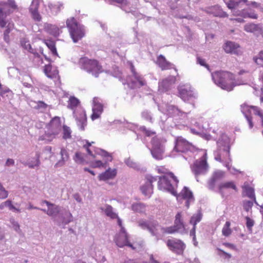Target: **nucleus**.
<instances>
[{"label": "nucleus", "instance_id": "423d86ee", "mask_svg": "<svg viewBox=\"0 0 263 263\" xmlns=\"http://www.w3.org/2000/svg\"><path fill=\"white\" fill-rule=\"evenodd\" d=\"M79 65L81 69L91 73L95 77H98L99 73L102 71V67L97 61L89 59L86 57L80 59Z\"/></svg>", "mask_w": 263, "mask_h": 263}, {"label": "nucleus", "instance_id": "603ef678", "mask_svg": "<svg viewBox=\"0 0 263 263\" xmlns=\"http://www.w3.org/2000/svg\"><path fill=\"white\" fill-rule=\"evenodd\" d=\"M75 161L77 163H84V159L83 154L81 153H76L75 158H74Z\"/></svg>", "mask_w": 263, "mask_h": 263}, {"label": "nucleus", "instance_id": "4d7b16f0", "mask_svg": "<svg viewBox=\"0 0 263 263\" xmlns=\"http://www.w3.org/2000/svg\"><path fill=\"white\" fill-rule=\"evenodd\" d=\"M197 63L201 66L206 67L208 70L210 69L209 66L206 63L204 59L198 57L197 58Z\"/></svg>", "mask_w": 263, "mask_h": 263}, {"label": "nucleus", "instance_id": "ddd939ff", "mask_svg": "<svg viewBox=\"0 0 263 263\" xmlns=\"http://www.w3.org/2000/svg\"><path fill=\"white\" fill-rule=\"evenodd\" d=\"M167 245L170 250L178 254H182L185 248L181 240L176 239L168 240Z\"/></svg>", "mask_w": 263, "mask_h": 263}, {"label": "nucleus", "instance_id": "58836bf2", "mask_svg": "<svg viewBox=\"0 0 263 263\" xmlns=\"http://www.w3.org/2000/svg\"><path fill=\"white\" fill-rule=\"evenodd\" d=\"M244 28L245 30L248 32H254L259 29V27L257 25L253 23L246 24Z\"/></svg>", "mask_w": 263, "mask_h": 263}, {"label": "nucleus", "instance_id": "20e7f679", "mask_svg": "<svg viewBox=\"0 0 263 263\" xmlns=\"http://www.w3.org/2000/svg\"><path fill=\"white\" fill-rule=\"evenodd\" d=\"M66 25L74 43L78 42L84 36L85 34L84 26L79 23L74 17L67 19Z\"/></svg>", "mask_w": 263, "mask_h": 263}, {"label": "nucleus", "instance_id": "7ed1b4c3", "mask_svg": "<svg viewBox=\"0 0 263 263\" xmlns=\"http://www.w3.org/2000/svg\"><path fill=\"white\" fill-rule=\"evenodd\" d=\"M218 148L214 152L215 159L219 162H223L228 157L230 158V139L225 134H222L217 142Z\"/></svg>", "mask_w": 263, "mask_h": 263}, {"label": "nucleus", "instance_id": "4468645a", "mask_svg": "<svg viewBox=\"0 0 263 263\" xmlns=\"http://www.w3.org/2000/svg\"><path fill=\"white\" fill-rule=\"evenodd\" d=\"M127 81L130 85V87L132 89L139 88L146 84L143 78L139 73L131 75L127 78Z\"/></svg>", "mask_w": 263, "mask_h": 263}, {"label": "nucleus", "instance_id": "680f3d73", "mask_svg": "<svg viewBox=\"0 0 263 263\" xmlns=\"http://www.w3.org/2000/svg\"><path fill=\"white\" fill-rule=\"evenodd\" d=\"M51 71L52 66L50 64H48L45 66L44 72L47 77H48L49 74L51 73Z\"/></svg>", "mask_w": 263, "mask_h": 263}, {"label": "nucleus", "instance_id": "09e8293b", "mask_svg": "<svg viewBox=\"0 0 263 263\" xmlns=\"http://www.w3.org/2000/svg\"><path fill=\"white\" fill-rule=\"evenodd\" d=\"M254 60L257 64L263 67V50L259 52L258 57L254 58Z\"/></svg>", "mask_w": 263, "mask_h": 263}, {"label": "nucleus", "instance_id": "7c9ffc66", "mask_svg": "<svg viewBox=\"0 0 263 263\" xmlns=\"http://www.w3.org/2000/svg\"><path fill=\"white\" fill-rule=\"evenodd\" d=\"M243 191L245 192L246 196L248 197L251 199H253L255 203L257 204L256 201L255 194H254V190L253 187L250 186L249 185H245L243 187Z\"/></svg>", "mask_w": 263, "mask_h": 263}, {"label": "nucleus", "instance_id": "2eb2a0df", "mask_svg": "<svg viewBox=\"0 0 263 263\" xmlns=\"http://www.w3.org/2000/svg\"><path fill=\"white\" fill-rule=\"evenodd\" d=\"M158 109L164 114H167L172 116H180L183 112L177 107L168 104H164L161 106L158 105Z\"/></svg>", "mask_w": 263, "mask_h": 263}, {"label": "nucleus", "instance_id": "a211bd4d", "mask_svg": "<svg viewBox=\"0 0 263 263\" xmlns=\"http://www.w3.org/2000/svg\"><path fill=\"white\" fill-rule=\"evenodd\" d=\"M191 144L181 137H178L176 139L175 146L174 148L176 152L184 153L190 149Z\"/></svg>", "mask_w": 263, "mask_h": 263}, {"label": "nucleus", "instance_id": "de8ad7c7", "mask_svg": "<svg viewBox=\"0 0 263 263\" xmlns=\"http://www.w3.org/2000/svg\"><path fill=\"white\" fill-rule=\"evenodd\" d=\"M36 159L34 163L32 162H29L26 164L28 166L29 168H33L35 166H38L40 164V154L39 153H36Z\"/></svg>", "mask_w": 263, "mask_h": 263}, {"label": "nucleus", "instance_id": "4c0bfd02", "mask_svg": "<svg viewBox=\"0 0 263 263\" xmlns=\"http://www.w3.org/2000/svg\"><path fill=\"white\" fill-rule=\"evenodd\" d=\"M224 188H232L234 190L236 189L235 185L232 182L222 183L219 185V190L220 194H222V189Z\"/></svg>", "mask_w": 263, "mask_h": 263}, {"label": "nucleus", "instance_id": "6e6d98bb", "mask_svg": "<svg viewBox=\"0 0 263 263\" xmlns=\"http://www.w3.org/2000/svg\"><path fill=\"white\" fill-rule=\"evenodd\" d=\"M51 126H55V127H60L61 126L60 119L59 117H55L50 121Z\"/></svg>", "mask_w": 263, "mask_h": 263}, {"label": "nucleus", "instance_id": "e2e57ef3", "mask_svg": "<svg viewBox=\"0 0 263 263\" xmlns=\"http://www.w3.org/2000/svg\"><path fill=\"white\" fill-rule=\"evenodd\" d=\"M109 1H110L111 3L115 2L119 4H121L122 7L128 4L127 0H109Z\"/></svg>", "mask_w": 263, "mask_h": 263}, {"label": "nucleus", "instance_id": "4be33fe9", "mask_svg": "<svg viewBox=\"0 0 263 263\" xmlns=\"http://www.w3.org/2000/svg\"><path fill=\"white\" fill-rule=\"evenodd\" d=\"M176 78L174 76H170L159 83V91L164 92L168 91L171 85L175 83Z\"/></svg>", "mask_w": 263, "mask_h": 263}, {"label": "nucleus", "instance_id": "aec40b11", "mask_svg": "<svg viewBox=\"0 0 263 263\" xmlns=\"http://www.w3.org/2000/svg\"><path fill=\"white\" fill-rule=\"evenodd\" d=\"M178 90L180 98L184 101L193 97V91L190 85L186 84L179 86Z\"/></svg>", "mask_w": 263, "mask_h": 263}, {"label": "nucleus", "instance_id": "ea45409f", "mask_svg": "<svg viewBox=\"0 0 263 263\" xmlns=\"http://www.w3.org/2000/svg\"><path fill=\"white\" fill-rule=\"evenodd\" d=\"M125 163L129 167L133 168L135 170H139L140 167L139 165L133 160L128 158L124 160Z\"/></svg>", "mask_w": 263, "mask_h": 263}, {"label": "nucleus", "instance_id": "a878e982", "mask_svg": "<svg viewBox=\"0 0 263 263\" xmlns=\"http://www.w3.org/2000/svg\"><path fill=\"white\" fill-rule=\"evenodd\" d=\"M157 64L163 70L172 68L173 66L172 63L167 61L165 57L161 54L158 57Z\"/></svg>", "mask_w": 263, "mask_h": 263}, {"label": "nucleus", "instance_id": "9b49d317", "mask_svg": "<svg viewBox=\"0 0 263 263\" xmlns=\"http://www.w3.org/2000/svg\"><path fill=\"white\" fill-rule=\"evenodd\" d=\"M43 203H45L47 205V206H48V209L46 210L45 209H41V211L46 213L49 216L53 217H57L60 213L61 210L62 209L61 206L52 203L46 200L42 201L41 204L42 205Z\"/></svg>", "mask_w": 263, "mask_h": 263}, {"label": "nucleus", "instance_id": "1a4fd4ad", "mask_svg": "<svg viewBox=\"0 0 263 263\" xmlns=\"http://www.w3.org/2000/svg\"><path fill=\"white\" fill-rule=\"evenodd\" d=\"M114 240L119 247L122 248L124 246H128L133 249H135L132 244L128 242L127 234L123 227H121L119 234L115 236Z\"/></svg>", "mask_w": 263, "mask_h": 263}, {"label": "nucleus", "instance_id": "39448f33", "mask_svg": "<svg viewBox=\"0 0 263 263\" xmlns=\"http://www.w3.org/2000/svg\"><path fill=\"white\" fill-rule=\"evenodd\" d=\"M138 225L142 229L147 230L153 236H157L158 234L159 230H160L162 233L172 234L175 232H179L177 228L174 226L172 227L163 228L161 227L156 222L147 223V222L140 220L138 222Z\"/></svg>", "mask_w": 263, "mask_h": 263}, {"label": "nucleus", "instance_id": "f8f14e48", "mask_svg": "<svg viewBox=\"0 0 263 263\" xmlns=\"http://www.w3.org/2000/svg\"><path fill=\"white\" fill-rule=\"evenodd\" d=\"M73 220V217L71 213L67 210L61 209L57 218L55 219L58 226L63 227Z\"/></svg>", "mask_w": 263, "mask_h": 263}, {"label": "nucleus", "instance_id": "f257e3e1", "mask_svg": "<svg viewBox=\"0 0 263 263\" xmlns=\"http://www.w3.org/2000/svg\"><path fill=\"white\" fill-rule=\"evenodd\" d=\"M158 181V188L159 190L166 191L171 193L177 197L178 200L182 198L186 200L185 205L189 208L191 202L194 200L193 193L186 186L179 195H177L175 190V186H177L179 180L173 173L170 172L161 176H157Z\"/></svg>", "mask_w": 263, "mask_h": 263}, {"label": "nucleus", "instance_id": "69168bd1", "mask_svg": "<svg viewBox=\"0 0 263 263\" xmlns=\"http://www.w3.org/2000/svg\"><path fill=\"white\" fill-rule=\"evenodd\" d=\"M47 104L42 101H39L37 103V108L45 109L47 107Z\"/></svg>", "mask_w": 263, "mask_h": 263}, {"label": "nucleus", "instance_id": "393cba45", "mask_svg": "<svg viewBox=\"0 0 263 263\" xmlns=\"http://www.w3.org/2000/svg\"><path fill=\"white\" fill-rule=\"evenodd\" d=\"M73 115L76 117L77 124L79 127L80 129L81 130H84L85 127L87 124V118L85 112L84 111H82L79 115V117H78L76 115L75 110H74Z\"/></svg>", "mask_w": 263, "mask_h": 263}, {"label": "nucleus", "instance_id": "49530a36", "mask_svg": "<svg viewBox=\"0 0 263 263\" xmlns=\"http://www.w3.org/2000/svg\"><path fill=\"white\" fill-rule=\"evenodd\" d=\"M46 44L48 46L49 49L50 50L53 54L58 55V53L54 42L52 41H47L46 42Z\"/></svg>", "mask_w": 263, "mask_h": 263}, {"label": "nucleus", "instance_id": "6e6552de", "mask_svg": "<svg viewBox=\"0 0 263 263\" xmlns=\"http://www.w3.org/2000/svg\"><path fill=\"white\" fill-rule=\"evenodd\" d=\"M206 153H204L201 159L196 160L191 166L192 172L194 174L196 180L199 181L198 176L206 173L209 166L206 162Z\"/></svg>", "mask_w": 263, "mask_h": 263}, {"label": "nucleus", "instance_id": "79ce46f5", "mask_svg": "<svg viewBox=\"0 0 263 263\" xmlns=\"http://www.w3.org/2000/svg\"><path fill=\"white\" fill-rule=\"evenodd\" d=\"M47 29L48 32L53 36H58L59 34V28L52 25H48Z\"/></svg>", "mask_w": 263, "mask_h": 263}, {"label": "nucleus", "instance_id": "dca6fc26", "mask_svg": "<svg viewBox=\"0 0 263 263\" xmlns=\"http://www.w3.org/2000/svg\"><path fill=\"white\" fill-rule=\"evenodd\" d=\"M146 182L141 187L142 193L145 196H150L153 193V186L152 183L157 181V177H153L151 175L146 176Z\"/></svg>", "mask_w": 263, "mask_h": 263}, {"label": "nucleus", "instance_id": "0e129e2a", "mask_svg": "<svg viewBox=\"0 0 263 263\" xmlns=\"http://www.w3.org/2000/svg\"><path fill=\"white\" fill-rule=\"evenodd\" d=\"M59 71L58 70H52L51 73L49 74L48 78H56L58 76Z\"/></svg>", "mask_w": 263, "mask_h": 263}, {"label": "nucleus", "instance_id": "a18cd8bd", "mask_svg": "<svg viewBox=\"0 0 263 263\" xmlns=\"http://www.w3.org/2000/svg\"><path fill=\"white\" fill-rule=\"evenodd\" d=\"M55 134L53 133H45V135L41 136L39 138L41 140H45L47 142H50L54 138Z\"/></svg>", "mask_w": 263, "mask_h": 263}, {"label": "nucleus", "instance_id": "5701e85b", "mask_svg": "<svg viewBox=\"0 0 263 263\" xmlns=\"http://www.w3.org/2000/svg\"><path fill=\"white\" fill-rule=\"evenodd\" d=\"M103 110V105L99 102L98 98H95L93 100L92 114L91 116V120H95L100 118Z\"/></svg>", "mask_w": 263, "mask_h": 263}, {"label": "nucleus", "instance_id": "774afa93", "mask_svg": "<svg viewBox=\"0 0 263 263\" xmlns=\"http://www.w3.org/2000/svg\"><path fill=\"white\" fill-rule=\"evenodd\" d=\"M14 164V161L12 159L8 158L6 162V165L11 166Z\"/></svg>", "mask_w": 263, "mask_h": 263}, {"label": "nucleus", "instance_id": "e433bc0d", "mask_svg": "<svg viewBox=\"0 0 263 263\" xmlns=\"http://www.w3.org/2000/svg\"><path fill=\"white\" fill-rule=\"evenodd\" d=\"M21 46L26 50L29 51L30 53H35L34 50L32 48L29 42L25 39H23L21 41Z\"/></svg>", "mask_w": 263, "mask_h": 263}, {"label": "nucleus", "instance_id": "864d4df0", "mask_svg": "<svg viewBox=\"0 0 263 263\" xmlns=\"http://www.w3.org/2000/svg\"><path fill=\"white\" fill-rule=\"evenodd\" d=\"M253 205V202L251 201H245L243 203V207L245 211L249 212Z\"/></svg>", "mask_w": 263, "mask_h": 263}, {"label": "nucleus", "instance_id": "052dcab7", "mask_svg": "<svg viewBox=\"0 0 263 263\" xmlns=\"http://www.w3.org/2000/svg\"><path fill=\"white\" fill-rule=\"evenodd\" d=\"M100 155H101L102 156H103L104 157H106L107 161H112V157H111V156L106 151H104V150H101Z\"/></svg>", "mask_w": 263, "mask_h": 263}, {"label": "nucleus", "instance_id": "72a5a7b5", "mask_svg": "<svg viewBox=\"0 0 263 263\" xmlns=\"http://www.w3.org/2000/svg\"><path fill=\"white\" fill-rule=\"evenodd\" d=\"M80 103L79 100L74 97H70L69 101L68 107L74 109Z\"/></svg>", "mask_w": 263, "mask_h": 263}, {"label": "nucleus", "instance_id": "b1692460", "mask_svg": "<svg viewBox=\"0 0 263 263\" xmlns=\"http://www.w3.org/2000/svg\"><path fill=\"white\" fill-rule=\"evenodd\" d=\"M241 111L245 116L246 120H247L249 127L252 128L253 127V123L252 122V117L250 116V109L251 106L248 105L246 103H243L240 105Z\"/></svg>", "mask_w": 263, "mask_h": 263}, {"label": "nucleus", "instance_id": "473e14b6", "mask_svg": "<svg viewBox=\"0 0 263 263\" xmlns=\"http://www.w3.org/2000/svg\"><path fill=\"white\" fill-rule=\"evenodd\" d=\"M241 2L246 3L247 2V0H230L228 2H225V3L230 9L233 10L238 6Z\"/></svg>", "mask_w": 263, "mask_h": 263}, {"label": "nucleus", "instance_id": "bf43d9fd", "mask_svg": "<svg viewBox=\"0 0 263 263\" xmlns=\"http://www.w3.org/2000/svg\"><path fill=\"white\" fill-rule=\"evenodd\" d=\"M6 21L7 22V23L6 24V26L4 27H6L7 29H6V30L5 31V32L4 33V35H8L9 33H10V31L12 30V29L13 27V24L8 23V22L7 21Z\"/></svg>", "mask_w": 263, "mask_h": 263}, {"label": "nucleus", "instance_id": "f3484780", "mask_svg": "<svg viewBox=\"0 0 263 263\" xmlns=\"http://www.w3.org/2000/svg\"><path fill=\"white\" fill-rule=\"evenodd\" d=\"M223 49L226 52L232 54L239 55L242 53L240 45L231 41L227 42L223 46Z\"/></svg>", "mask_w": 263, "mask_h": 263}, {"label": "nucleus", "instance_id": "13d9d810", "mask_svg": "<svg viewBox=\"0 0 263 263\" xmlns=\"http://www.w3.org/2000/svg\"><path fill=\"white\" fill-rule=\"evenodd\" d=\"M246 219L247 220L246 226L249 230H251L252 227L254 226V221L249 217H246Z\"/></svg>", "mask_w": 263, "mask_h": 263}, {"label": "nucleus", "instance_id": "c9c22d12", "mask_svg": "<svg viewBox=\"0 0 263 263\" xmlns=\"http://www.w3.org/2000/svg\"><path fill=\"white\" fill-rule=\"evenodd\" d=\"M132 209L134 212L142 213L145 211V205L142 203H134L132 205Z\"/></svg>", "mask_w": 263, "mask_h": 263}, {"label": "nucleus", "instance_id": "f704fd0d", "mask_svg": "<svg viewBox=\"0 0 263 263\" xmlns=\"http://www.w3.org/2000/svg\"><path fill=\"white\" fill-rule=\"evenodd\" d=\"M101 210L104 211L106 215L111 218H116L117 217V214L113 212L112 206L109 205H106V208L105 209L103 208H101Z\"/></svg>", "mask_w": 263, "mask_h": 263}, {"label": "nucleus", "instance_id": "cd10ccee", "mask_svg": "<svg viewBox=\"0 0 263 263\" xmlns=\"http://www.w3.org/2000/svg\"><path fill=\"white\" fill-rule=\"evenodd\" d=\"M209 13L213 14L215 16L219 17H227L228 16V14L223 11L218 6H215L212 7L210 9Z\"/></svg>", "mask_w": 263, "mask_h": 263}, {"label": "nucleus", "instance_id": "9d476101", "mask_svg": "<svg viewBox=\"0 0 263 263\" xmlns=\"http://www.w3.org/2000/svg\"><path fill=\"white\" fill-rule=\"evenodd\" d=\"M153 147L151 149L153 157L157 160H161L163 158L164 153V147L159 140L154 138L152 141Z\"/></svg>", "mask_w": 263, "mask_h": 263}, {"label": "nucleus", "instance_id": "8fccbe9b", "mask_svg": "<svg viewBox=\"0 0 263 263\" xmlns=\"http://www.w3.org/2000/svg\"><path fill=\"white\" fill-rule=\"evenodd\" d=\"M142 117L145 120L150 122L151 123L153 122V118L150 113L147 110H144L141 113Z\"/></svg>", "mask_w": 263, "mask_h": 263}, {"label": "nucleus", "instance_id": "37998d69", "mask_svg": "<svg viewBox=\"0 0 263 263\" xmlns=\"http://www.w3.org/2000/svg\"><path fill=\"white\" fill-rule=\"evenodd\" d=\"M230 222L229 221H227L222 230V234L224 236H228L231 234L232 231L230 228Z\"/></svg>", "mask_w": 263, "mask_h": 263}, {"label": "nucleus", "instance_id": "338daca9", "mask_svg": "<svg viewBox=\"0 0 263 263\" xmlns=\"http://www.w3.org/2000/svg\"><path fill=\"white\" fill-rule=\"evenodd\" d=\"M73 196L74 199L78 202H79V203H82V198L81 197L80 195L78 193L74 194Z\"/></svg>", "mask_w": 263, "mask_h": 263}, {"label": "nucleus", "instance_id": "c756f323", "mask_svg": "<svg viewBox=\"0 0 263 263\" xmlns=\"http://www.w3.org/2000/svg\"><path fill=\"white\" fill-rule=\"evenodd\" d=\"M174 226L179 232H183L184 230V226L181 219V215L180 213H178L175 216L174 222Z\"/></svg>", "mask_w": 263, "mask_h": 263}, {"label": "nucleus", "instance_id": "bb28decb", "mask_svg": "<svg viewBox=\"0 0 263 263\" xmlns=\"http://www.w3.org/2000/svg\"><path fill=\"white\" fill-rule=\"evenodd\" d=\"M116 175V169L114 168L113 170H111L109 168L105 172L100 174L99 178L100 180H106L114 178Z\"/></svg>", "mask_w": 263, "mask_h": 263}, {"label": "nucleus", "instance_id": "a19ab883", "mask_svg": "<svg viewBox=\"0 0 263 263\" xmlns=\"http://www.w3.org/2000/svg\"><path fill=\"white\" fill-rule=\"evenodd\" d=\"M71 130L69 127L66 125H63V138L65 140L70 139L71 137Z\"/></svg>", "mask_w": 263, "mask_h": 263}, {"label": "nucleus", "instance_id": "f03ea898", "mask_svg": "<svg viewBox=\"0 0 263 263\" xmlns=\"http://www.w3.org/2000/svg\"><path fill=\"white\" fill-rule=\"evenodd\" d=\"M212 78L214 83L223 89L231 91L235 86L234 76L231 72L217 71L212 73Z\"/></svg>", "mask_w": 263, "mask_h": 263}, {"label": "nucleus", "instance_id": "3c124183", "mask_svg": "<svg viewBox=\"0 0 263 263\" xmlns=\"http://www.w3.org/2000/svg\"><path fill=\"white\" fill-rule=\"evenodd\" d=\"M8 193L0 183V199H4L8 197Z\"/></svg>", "mask_w": 263, "mask_h": 263}, {"label": "nucleus", "instance_id": "2f4dec72", "mask_svg": "<svg viewBox=\"0 0 263 263\" xmlns=\"http://www.w3.org/2000/svg\"><path fill=\"white\" fill-rule=\"evenodd\" d=\"M202 217V214L200 211H198L196 214H194L191 218L190 223L192 224L193 226H196L198 222H199Z\"/></svg>", "mask_w": 263, "mask_h": 263}, {"label": "nucleus", "instance_id": "c03bdc74", "mask_svg": "<svg viewBox=\"0 0 263 263\" xmlns=\"http://www.w3.org/2000/svg\"><path fill=\"white\" fill-rule=\"evenodd\" d=\"M9 207L10 210H15L17 211H20L18 209L15 208L11 203L10 200H7L0 204V209L3 210L5 207Z\"/></svg>", "mask_w": 263, "mask_h": 263}, {"label": "nucleus", "instance_id": "5fc2aeb1", "mask_svg": "<svg viewBox=\"0 0 263 263\" xmlns=\"http://www.w3.org/2000/svg\"><path fill=\"white\" fill-rule=\"evenodd\" d=\"M251 108L253 110L254 114L255 115L258 116L259 117L262 116L263 111H262L259 107L256 106L251 105Z\"/></svg>", "mask_w": 263, "mask_h": 263}, {"label": "nucleus", "instance_id": "6ab92c4d", "mask_svg": "<svg viewBox=\"0 0 263 263\" xmlns=\"http://www.w3.org/2000/svg\"><path fill=\"white\" fill-rule=\"evenodd\" d=\"M224 177V172L217 170L215 171L208 182V187L210 190H214L216 183L220 181Z\"/></svg>", "mask_w": 263, "mask_h": 263}, {"label": "nucleus", "instance_id": "0eeeda50", "mask_svg": "<svg viewBox=\"0 0 263 263\" xmlns=\"http://www.w3.org/2000/svg\"><path fill=\"white\" fill-rule=\"evenodd\" d=\"M10 7L13 9L17 8L14 0H8V3H0V27L2 28H4L7 23L6 18L11 13Z\"/></svg>", "mask_w": 263, "mask_h": 263}, {"label": "nucleus", "instance_id": "412c9836", "mask_svg": "<svg viewBox=\"0 0 263 263\" xmlns=\"http://www.w3.org/2000/svg\"><path fill=\"white\" fill-rule=\"evenodd\" d=\"M40 0H32L29 7V12L31 14L32 18L37 22H40L42 16L38 12Z\"/></svg>", "mask_w": 263, "mask_h": 263}, {"label": "nucleus", "instance_id": "c85d7f7f", "mask_svg": "<svg viewBox=\"0 0 263 263\" xmlns=\"http://www.w3.org/2000/svg\"><path fill=\"white\" fill-rule=\"evenodd\" d=\"M60 155L61 156V159L55 164V166L57 167L64 165L65 162L69 159L68 153L65 148H61Z\"/></svg>", "mask_w": 263, "mask_h": 263}]
</instances>
